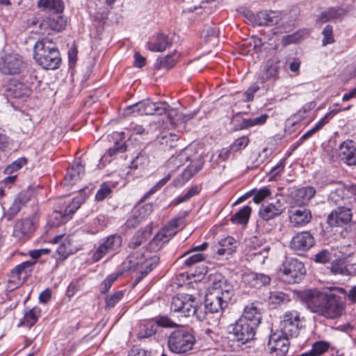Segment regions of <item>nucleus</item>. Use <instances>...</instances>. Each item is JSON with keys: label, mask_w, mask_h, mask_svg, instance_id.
Wrapping results in <instances>:
<instances>
[{"label": "nucleus", "mask_w": 356, "mask_h": 356, "mask_svg": "<svg viewBox=\"0 0 356 356\" xmlns=\"http://www.w3.org/2000/svg\"><path fill=\"white\" fill-rule=\"evenodd\" d=\"M329 183H334L337 185L336 188L331 191L328 197V202L330 204L339 207L350 203L349 198L346 197V186L341 181H330Z\"/></svg>", "instance_id": "6ab92c4d"}, {"label": "nucleus", "mask_w": 356, "mask_h": 356, "mask_svg": "<svg viewBox=\"0 0 356 356\" xmlns=\"http://www.w3.org/2000/svg\"><path fill=\"white\" fill-rule=\"evenodd\" d=\"M156 324L157 326L165 328H175L178 326L177 323L167 316H159L156 317Z\"/></svg>", "instance_id": "5fc2aeb1"}, {"label": "nucleus", "mask_w": 356, "mask_h": 356, "mask_svg": "<svg viewBox=\"0 0 356 356\" xmlns=\"http://www.w3.org/2000/svg\"><path fill=\"white\" fill-rule=\"evenodd\" d=\"M316 194V190L313 186L302 187L296 191V195L301 198L303 202L309 201Z\"/></svg>", "instance_id": "8fccbe9b"}, {"label": "nucleus", "mask_w": 356, "mask_h": 356, "mask_svg": "<svg viewBox=\"0 0 356 356\" xmlns=\"http://www.w3.org/2000/svg\"><path fill=\"white\" fill-rule=\"evenodd\" d=\"M353 218L352 209L349 204L337 207L327 216V222L331 227L347 225Z\"/></svg>", "instance_id": "9d476101"}, {"label": "nucleus", "mask_w": 356, "mask_h": 356, "mask_svg": "<svg viewBox=\"0 0 356 356\" xmlns=\"http://www.w3.org/2000/svg\"><path fill=\"white\" fill-rule=\"evenodd\" d=\"M32 83L17 81L10 86L9 90L15 98L28 97L32 92Z\"/></svg>", "instance_id": "c756f323"}, {"label": "nucleus", "mask_w": 356, "mask_h": 356, "mask_svg": "<svg viewBox=\"0 0 356 356\" xmlns=\"http://www.w3.org/2000/svg\"><path fill=\"white\" fill-rule=\"evenodd\" d=\"M149 207V206H145L141 207L137 210L133 211L132 216L127 220V225L129 227H136L144 218L145 212L147 210V208Z\"/></svg>", "instance_id": "a19ab883"}, {"label": "nucleus", "mask_w": 356, "mask_h": 356, "mask_svg": "<svg viewBox=\"0 0 356 356\" xmlns=\"http://www.w3.org/2000/svg\"><path fill=\"white\" fill-rule=\"evenodd\" d=\"M341 160L348 165H356V145L353 140L343 142L339 147Z\"/></svg>", "instance_id": "a211bd4d"}, {"label": "nucleus", "mask_w": 356, "mask_h": 356, "mask_svg": "<svg viewBox=\"0 0 356 356\" xmlns=\"http://www.w3.org/2000/svg\"><path fill=\"white\" fill-rule=\"evenodd\" d=\"M37 6L40 10L51 15L61 14L64 9L62 0H39Z\"/></svg>", "instance_id": "cd10ccee"}, {"label": "nucleus", "mask_w": 356, "mask_h": 356, "mask_svg": "<svg viewBox=\"0 0 356 356\" xmlns=\"http://www.w3.org/2000/svg\"><path fill=\"white\" fill-rule=\"evenodd\" d=\"M289 300V296L281 291L270 292L268 298L269 305H273V307H275L282 303L287 302Z\"/></svg>", "instance_id": "37998d69"}, {"label": "nucleus", "mask_w": 356, "mask_h": 356, "mask_svg": "<svg viewBox=\"0 0 356 356\" xmlns=\"http://www.w3.org/2000/svg\"><path fill=\"white\" fill-rule=\"evenodd\" d=\"M126 151L125 143L123 140L116 141L113 147L107 151V154L112 157L118 153H122Z\"/></svg>", "instance_id": "680f3d73"}, {"label": "nucleus", "mask_w": 356, "mask_h": 356, "mask_svg": "<svg viewBox=\"0 0 356 356\" xmlns=\"http://www.w3.org/2000/svg\"><path fill=\"white\" fill-rule=\"evenodd\" d=\"M33 57L35 62L45 70L58 69L61 63L57 45L48 38H42L35 42Z\"/></svg>", "instance_id": "f03ea898"}, {"label": "nucleus", "mask_w": 356, "mask_h": 356, "mask_svg": "<svg viewBox=\"0 0 356 356\" xmlns=\"http://www.w3.org/2000/svg\"><path fill=\"white\" fill-rule=\"evenodd\" d=\"M250 20L257 26H273L277 24L282 19L281 13L275 10H262L256 15L250 13Z\"/></svg>", "instance_id": "4468645a"}, {"label": "nucleus", "mask_w": 356, "mask_h": 356, "mask_svg": "<svg viewBox=\"0 0 356 356\" xmlns=\"http://www.w3.org/2000/svg\"><path fill=\"white\" fill-rule=\"evenodd\" d=\"M188 294L181 293L172 298L170 304V310L174 313H177L182 316L184 308L186 306V302L188 300Z\"/></svg>", "instance_id": "f704fd0d"}, {"label": "nucleus", "mask_w": 356, "mask_h": 356, "mask_svg": "<svg viewBox=\"0 0 356 356\" xmlns=\"http://www.w3.org/2000/svg\"><path fill=\"white\" fill-rule=\"evenodd\" d=\"M329 343L325 341H317L312 346V353L315 355H319L326 352L329 348Z\"/></svg>", "instance_id": "0e129e2a"}, {"label": "nucleus", "mask_w": 356, "mask_h": 356, "mask_svg": "<svg viewBox=\"0 0 356 356\" xmlns=\"http://www.w3.org/2000/svg\"><path fill=\"white\" fill-rule=\"evenodd\" d=\"M270 195V191L267 187H264L260 188L259 191H257L254 197L253 201L259 204L262 202L266 197Z\"/></svg>", "instance_id": "338daca9"}, {"label": "nucleus", "mask_w": 356, "mask_h": 356, "mask_svg": "<svg viewBox=\"0 0 356 356\" xmlns=\"http://www.w3.org/2000/svg\"><path fill=\"white\" fill-rule=\"evenodd\" d=\"M168 105L165 102H152L149 100L134 104V108H137L139 115H158L165 113Z\"/></svg>", "instance_id": "2eb2a0df"}, {"label": "nucleus", "mask_w": 356, "mask_h": 356, "mask_svg": "<svg viewBox=\"0 0 356 356\" xmlns=\"http://www.w3.org/2000/svg\"><path fill=\"white\" fill-rule=\"evenodd\" d=\"M269 116L268 114L264 113L258 117L243 119L242 122L240 124L239 129H245L254 126L263 125L266 122Z\"/></svg>", "instance_id": "ea45409f"}, {"label": "nucleus", "mask_w": 356, "mask_h": 356, "mask_svg": "<svg viewBox=\"0 0 356 356\" xmlns=\"http://www.w3.org/2000/svg\"><path fill=\"white\" fill-rule=\"evenodd\" d=\"M67 21L61 14L51 15L43 19L40 27L44 31L60 32L65 29Z\"/></svg>", "instance_id": "f3484780"}, {"label": "nucleus", "mask_w": 356, "mask_h": 356, "mask_svg": "<svg viewBox=\"0 0 356 356\" xmlns=\"http://www.w3.org/2000/svg\"><path fill=\"white\" fill-rule=\"evenodd\" d=\"M289 337L280 332L270 335L268 346L273 356H285L289 350Z\"/></svg>", "instance_id": "9b49d317"}, {"label": "nucleus", "mask_w": 356, "mask_h": 356, "mask_svg": "<svg viewBox=\"0 0 356 356\" xmlns=\"http://www.w3.org/2000/svg\"><path fill=\"white\" fill-rule=\"evenodd\" d=\"M345 293L341 288H333L325 291L309 290L302 298L308 309L312 312L326 318L335 319L341 316L343 309L341 298L337 293Z\"/></svg>", "instance_id": "f257e3e1"}, {"label": "nucleus", "mask_w": 356, "mask_h": 356, "mask_svg": "<svg viewBox=\"0 0 356 356\" xmlns=\"http://www.w3.org/2000/svg\"><path fill=\"white\" fill-rule=\"evenodd\" d=\"M284 210L282 204L278 200L276 204L270 203L266 205H262L260 207L259 216L265 221L274 219L280 216Z\"/></svg>", "instance_id": "4be33fe9"}, {"label": "nucleus", "mask_w": 356, "mask_h": 356, "mask_svg": "<svg viewBox=\"0 0 356 356\" xmlns=\"http://www.w3.org/2000/svg\"><path fill=\"white\" fill-rule=\"evenodd\" d=\"M210 292L229 302L234 296V287L227 280L222 277L213 282Z\"/></svg>", "instance_id": "dca6fc26"}, {"label": "nucleus", "mask_w": 356, "mask_h": 356, "mask_svg": "<svg viewBox=\"0 0 356 356\" xmlns=\"http://www.w3.org/2000/svg\"><path fill=\"white\" fill-rule=\"evenodd\" d=\"M81 206V202L79 200L74 199L70 204L65 209L63 212L60 211V213L63 218L70 217Z\"/></svg>", "instance_id": "6e6d98bb"}, {"label": "nucleus", "mask_w": 356, "mask_h": 356, "mask_svg": "<svg viewBox=\"0 0 356 356\" xmlns=\"http://www.w3.org/2000/svg\"><path fill=\"white\" fill-rule=\"evenodd\" d=\"M348 12V10L343 7H330L320 14L317 22L323 24L328 21L341 20Z\"/></svg>", "instance_id": "b1692460"}, {"label": "nucleus", "mask_w": 356, "mask_h": 356, "mask_svg": "<svg viewBox=\"0 0 356 356\" xmlns=\"http://www.w3.org/2000/svg\"><path fill=\"white\" fill-rule=\"evenodd\" d=\"M81 206V202L79 200L74 199L70 204L65 209L63 212L60 211V213L63 218L70 217Z\"/></svg>", "instance_id": "4d7b16f0"}, {"label": "nucleus", "mask_w": 356, "mask_h": 356, "mask_svg": "<svg viewBox=\"0 0 356 356\" xmlns=\"http://www.w3.org/2000/svg\"><path fill=\"white\" fill-rule=\"evenodd\" d=\"M354 264L351 262L350 256L337 259L332 263L330 269L334 274L341 275H351L350 267L353 268Z\"/></svg>", "instance_id": "bb28decb"}, {"label": "nucleus", "mask_w": 356, "mask_h": 356, "mask_svg": "<svg viewBox=\"0 0 356 356\" xmlns=\"http://www.w3.org/2000/svg\"><path fill=\"white\" fill-rule=\"evenodd\" d=\"M203 164L204 161L202 159L193 161L182 172L183 179L189 180L202 168Z\"/></svg>", "instance_id": "4c0bfd02"}, {"label": "nucleus", "mask_w": 356, "mask_h": 356, "mask_svg": "<svg viewBox=\"0 0 356 356\" xmlns=\"http://www.w3.org/2000/svg\"><path fill=\"white\" fill-rule=\"evenodd\" d=\"M257 327L239 318L234 324L229 327V337L244 344L253 339Z\"/></svg>", "instance_id": "0eeeda50"}, {"label": "nucleus", "mask_w": 356, "mask_h": 356, "mask_svg": "<svg viewBox=\"0 0 356 356\" xmlns=\"http://www.w3.org/2000/svg\"><path fill=\"white\" fill-rule=\"evenodd\" d=\"M22 205L18 202V201L14 199L12 204L6 213L5 216L8 220H11L15 216H16L20 211Z\"/></svg>", "instance_id": "69168bd1"}, {"label": "nucleus", "mask_w": 356, "mask_h": 356, "mask_svg": "<svg viewBox=\"0 0 356 356\" xmlns=\"http://www.w3.org/2000/svg\"><path fill=\"white\" fill-rule=\"evenodd\" d=\"M280 61L277 58H270L266 61L264 71L261 74L259 80L264 83L268 80L275 81L278 78Z\"/></svg>", "instance_id": "412c9836"}, {"label": "nucleus", "mask_w": 356, "mask_h": 356, "mask_svg": "<svg viewBox=\"0 0 356 356\" xmlns=\"http://www.w3.org/2000/svg\"><path fill=\"white\" fill-rule=\"evenodd\" d=\"M27 163V159L24 157L19 158L17 159L16 161H13L11 164L8 165L5 170L4 172L6 174H12L15 171L19 170L21 169L24 165H25Z\"/></svg>", "instance_id": "603ef678"}, {"label": "nucleus", "mask_w": 356, "mask_h": 356, "mask_svg": "<svg viewBox=\"0 0 356 356\" xmlns=\"http://www.w3.org/2000/svg\"><path fill=\"white\" fill-rule=\"evenodd\" d=\"M147 257L148 256L145 253H143L141 255V258H140V261H135L134 260V254L130 255L128 257V259H129V262L131 264H132V266L135 267V266H137L140 264H143V259L144 258L145 259V261L144 262L145 265V268H146V269L148 270V271L150 272L159 264V257L156 254H154L152 257H150L149 258H147Z\"/></svg>", "instance_id": "72a5a7b5"}, {"label": "nucleus", "mask_w": 356, "mask_h": 356, "mask_svg": "<svg viewBox=\"0 0 356 356\" xmlns=\"http://www.w3.org/2000/svg\"><path fill=\"white\" fill-rule=\"evenodd\" d=\"M36 225L31 218L17 221L14 227L13 236L19 239L26 238L35 229Z\"/></svg>", "instance_id": "aec40b11"}, {"label": "nucleus", "mask_w": 356, "mask_h": 356, "mask_svg": "<svg viewBox=\"0 0 356 356\" xmlns=\"http://www.w3.org/2000/svg\"><path fill=\"white\" fill-rule=\"evenodd\" d=\"M322 35L323 36L322 40L323 46H326L334 42V37L332 26L326 25L322 31Z\"/></svg>", "instance_id": "864d4df0"}, {"label": "nucleus", "mask_w": 356, "mask_h": 356, "mask_svg": "<svg viewBox=\"0 0 356 356\" xmlns=\"http://www.w3.org/2000/svg\"><path fill=\"white\" fill-rule=\"evenodd\" d=\"M240 318L257 327L261 321V314L257 306L254 303H252L244 308L243 315Z\"/></svg>", "instance_id": "393cba45"}, {"label": "nucleus", "mask_w": 356, "mask_h": 356, "mask_svg": "<svg viewBox=\"0 0 356 356\" xmlns=\"http://www.w3.org/2000/svg\"><path fill=\"white\" fill-rule=\"evenodd\" d=\"M122 242V237L117 234L101 238L92 256V261L97 262L108 254H115L121 247Z\"/></svg>", "instance_id": "423d86ee"}, {"label": "nucleus", "mask_w": 356, "mask_h": 356, "mask_svg": "<svg viewBox=\"0 0 356 356\" xmlns=\"http://www.w3.org/2000/svg\"><path fill=\"white\" fill-rule=\"evenodd\" d=\"M250 143V140L247 136H242L236 139L232 144L230 145L231 149L236 152L245 149Z\"/></svg>", "instance_id": "13d9d810"}, {"label": "nucleus", "mask_w": 356, "mask_h": 356, "mask_svg": "<svg viewBox=\"0 0 356 356\" xmlns=\"http://www.w3.org/2000/svg\"><path fill=\"white\" fill-rule=\"evenodd\" d=\"M252 209L245 206L231 217V221L234 224L246 225L249 220Z\"/></svg>", "instance_id": "e433bc0d"}, {"label": "nucleus", "mask_w": 356, "mask_h": 356, "mask_svg": "<svg viewBox=\"0 0 356 356\" xmlns=\"http://www.w3.org/2000/svg\"><path fill=\"white\" fill-rule=\"evenodd\" d=\"M156 332V326L150 323L147 322L140 326V330L138 332L137 337L138 339H146L151 337Z\"/></svg>", "instance_id": "79ce46f5"}, {"label": "nucleus", "mask_w": 356, "mask_h": 356, "mask_svg": "<svg viewBox=\"0 0 356 356\" xmlns=\"http://www.w3.org/2000/svg\"><path fill=\"white\" fill-rule=\"evenodd\" d=\"M178 58L179 55L177 53L168 54L164 57H160L156 60L154 67L157 70L162 68L170 69L175 65Z\"/></svg>", "instance_id": "c9c22d12"}, {"label": "nucleus", "mask_w": 356, "mask_h": 356, "mask_svg": "<svg viewBox=\"0 0 356 356\" xmlns=\"http://www.w3.org/2000/svg\"><path fill=\"white\" fill-rule=\"evenodd\" d=\"M111 193V188L106 184H103L97 191L95 198L97 201H102L107 197Z\"/></svg>", "instance_id": "774afa93"}, {"label": "nucleus", "mask_w": 356, "mask_h": 356, "mask_svg": "<svg viewBox=\"0 0 356 356\" xmlns=\"http://www.w3.org/2000/svg\"><path fill=\"white\" fill-rule=\"evenodd\" d=\"M219 30L214 25H205L202 31V37L209 42L213 39L216 40L218 37Z\"/></svg>", "instance_id": "de8ad7c7"}, {"label": "nucleus", "mask_w": 356, "mask_h": 356, "mask_svg": "<svg viewBox=\"0 0 356 356\" xmlns=\"http://www.w3.org/2000/svg\"><path fill=\"white\" fill-rule=\"evenodd\" d=\"M188 300L186 302V306L184 308V311L183 312L182 316L184 317H190L193 316L194 312H195V307H196V303L197 300L195 297L192 295L188 294Z\"/></svg>", "instance_id": "09e8293b"}, {"label": "nucleus", "mask_w": 356, "mask_h": 356, "mask_svg": "<svg viewBox=\"0 0 356 356\" xmlns=\"http://www.w3.org/2000/svg\"><path fill=\"white\" fill-rule=\"evenodd\" d=\"M56 254H58L57 260L63 261L70 254V248L69 243H62L58 245L56 250Z\"/></svg>", "instance_id": "052dcab7"}, {"label": "nucleus", "mask_w": 356, "mask_h": 356, "mask_svg": "<svg viewBox=\"0 0 356 356\" xmlns=\"http://www.w3.org/2000/svg\"><path fill=\"white\" fill-rule=\"evenodd\" d=\"M35 264V261H26L22 262V264L16 266L12 271L18 275L19 277L22 275V273L27 274L29 272L31 271L32 267Z\"/></svg>", "instance_id": "3c124183"}, {"label": "nucleus", "mask_w": 356, "mask_h": 356, "mask_svg": "<svg viewBox=\"0 0 356 356\" xmlns=\"http://www.w3.org/2000/svg\"><path fill=\"white\" fill-rule=\"evenodd\" d=\"M178 138L179 137L177 135L172 133H167L161 135L159 138V143L164 147L172 148L176 146Z\"/></svg>", "instance_id": "49530a36"}, {"label": "nucleus", "mask_w": 356, "mask_h": 356, "mask_svg": "<svg viewBox=\"0 0 356 356\" xmlns=\"http://www.w3.org/2000/svg\"><path fill=\"white\" fill-rule=\"evenodd\" d=\"M289 218L294 227H300L309 223L312 216L309 209L304 207H300L291 211Z\"/></svg>", "instance_id": "5701e85b"}, {"label": "nucleus", "mask_w": 356, "mask_h": 356, "mask_svg": "<svg viewBox=\"0 0 356 356\" xmlns=\"http://www.w3.org/2000/svg\"><path fill=\"white\" fill-rule=\"evenodd\" d=\"M196 342L194 334L186 329H178L171 332L168 339L170 350L177 354L191 351Z\"/></svg>", "instance_id": "7ed1b4c3"}, {"label": "nucleus", "mask_w": 356, "mask_h": 356, "mask_svg": "<svg viewBox=\"0 0 356 356\" xmlns=\"http://www.w3.org/2000/svg\"><path fill=\"white\" fill-rule=\"evenodd\" d=\"M270 280V277L267 275L256 273H251L246 277V282L248 284L256 289L269 284Z\"/></svg>", "instance_id": "2f4dec72"}, {"label": "nucleus", "mask_w": 356, "mask_h": 356, "mask_svg": "<svg viewBox=\"0 0 356 356\" xmlns=\"http://www.w3.org/2000/svg\"><path fill=\"white\" fill-rule=\"evenodd\" d=\"M21 57L15 54H7L0 61V72L8 75L19 74L24 69Z\"/></svg>", "instance_id": "1a4fd4ad"}, {"label": "nucleus", "mask_w": 356, "mask_h": 356, "mask_svg": "<svg viewBox=\"0 0 356 356\" xmlns=\"http://www.w3.org/2000/svg\"><path fill=\"white\" fill-rule=\"evenodd\" d=\"M204 303L207 310L216 315L214 319H213V324L218 325L220 316V314L227 307L229 302L209 292L206 295Z\"/></svg>", "instance_id": "ddd939ff"}, {"label": "nucleus", "mask_w": 356, "mask_h": 356, "mask_svg": "<svg viewBox=\"0 0 356 356\" xmlns=\"http://www.w3.org/2000/svg\"><path fill=\"white\" fill-rule=\"evenodd\" d=\"M149 163V157L145 152H140L131 162V169H143Z\"/></svg>", "instance_id": "a18cd8bd"}, {"label": "nucleus", "mask_w": 356, "mask_h": 356, "mask_svg": "<svg viewBox=\"0 0 356 356\" xmlns=\"http://www.w3.org/2000/svg\"><path fill=\"white\" fill-rule=\"evenodd\" d=\"M217 253L219 255H230L236 250V241L233 237L227 236L219 241Z\"/></svg>", "instance_id": "473e14b6"}, {"label": "nucleus", "mask_w": 356, "mask_h": 356, "mask_svg": "<svg viewBox=\"0 0 356 356\" xmlns=\"http://www.w3.org/2000/svg\"><path fill=\"white\" fill-rule=\"evenodd\" d=\"M204 259L205 257L203 254L197 252L186 258L184 261V264L186 267H191L195 264L202 261Z\"/></svg>", "instance_id": "e2e57ef3"}, {"label": "nucleus", "mask_w": 356, "mask_h": 356, "mask_svg": "<svg viewBox=\"0 0 356 356\" xmlns=\"http://www.w3.org/2000/svg\"><path fill=\"white\" fill-rule=\"evenodd\" d=\"M40 312L41 310L38 307H34L26 312L21 324L26 327L33 326L37 322L38 317L40 315Z\"/></svg>", "instance_id": "58836bf2"}, {"label": "nucleus", "mask_w": 356, "mask_h": 356, "mask_svg": "<svg viewBox=\"0 0 356 356\" xmlns=\"http://www.w3.org/2000/svg\"><path fill=\"white\" fill-rule=\"evenodd\" d=\"M172 44L171 40L163 33H158L155 38L147 43L149 50L154 52H161L170 47Z\"/></svg>", "instance_id": "a878e982"}, {"label": "nucleus", "mask_w": 356, "mask_h": 356, "mask_svg": "<svg viewBox=\"0 0 356 356\" xmlns=\"http://www.w3.org/2000/svg\"><path fill=\"white\" fill-rule=\"evenodd\" d=\"M124 293L122 291H118L113 295L108 296L106 298V307L111 308L114 307L123 297Z\"/></svg>", "instance_id": "bf43d9fd"}, {"label": "nucleus", "mask_w": 356, "mask_h": 356, "mask_svg": "<svg viewBox=\"0 0 356 356\" xmlns=\"http://www.w3.org/2000/svg\"><path fill=\"white\" fill-rule=\"evenodd\" d=\"M305 273L304 264L296 259L286 260L280 268V277L287 284L300 282Z\"/></svg>", "instance_id": "39448f33"}, {"label": "nucleus", "mask_w": 356, "mask_h": 356, "mask_svg": "<svg viewBox=\"0 0 356 356\" xmlns=\"http://www.w3.org/2000/svg\"><path fill=\"white\" fill-rule=\"evenodd\" d=\"M315 245V238L313 235L307 231L298 232L291 241V248L298 252L308 251Z\"/></svg>", "instance_id": "f8f14e48"}, {"label": "nucleus", "mask_w": 356, "mask_h": 356, "mask_svg": "<svg viewBox=\"0 0 356 356\" xmlns=\"http://www.w3.org/2000/svg\"><path fill=\"white\" fill-rule=\"evenodd\" d=\"M152 234V227L146 226L145 228L138 231L131 239L129 248L136 249L145 242Z\"/></svg>", "instance_id": "7c9ffc66"}, {"label": "nucleus", "mask_w": 356, "mask_h": 356, "mask_svg": "<svg viewBox=\"0 0 356 356\" xmlns=\"http://www.w3.org/2000/svg\"><path fill=\"white\" fill-rule=\"evenodd\" d=\"M301 327L300 314L296 311L288 312L284 314L280 321V333L289 338L296 337Z\"/></svg>", "instance_id": "6e6552de"}, {"label": "nucleus", "mask_w": 356, "mask_h": 356, "mask_svg": "<svg viewBox=\"0 0 356 356\" xmlns=\"http://www.w3.org/2000/svg\"><path fill=\"white\" fill-rule=\"evenodd\" d=\"M184 227V218L178 217L172 219L162 228L151 240L148 248L151 252H156L163 245L172 238L179 230Z\"/></svg>", "instance_id": "20e7f679"}, {"label": "nucleus", "mask_w": 356, "mask_h": 356, "mask_svg": "<svg viewBox=\"0 0 356 356\" xmlns=\"http://www.w3.org/2000/svg\"><path fill=\"white\" fill-rule=\"evenodd\" d=\"M85 172L84 165L80 161H75L72 167L68 169L65 177V181L67 184L72 186L79 181Z\"/></svg>", "instance_id": "c85d7f7f"}, {"label": "nucleus", "mask_w": 356, "mask_h": 356, "mask_svg": "<svg viewBox=\"0 0 356 356\" xmlns=\"http://www.w3.org/2000/svg\"><path fill=\"white\" fill-rule=\"evenodd\" d=\"M195 312H194L193 316H195L197 321H207L208 323L213 324V322H210V317L213 315L210 312L207 310L206 305H198V301L196 303V307H195Z\"/></svg>", "instance_id": "c03bdc74"}]
</instances>
